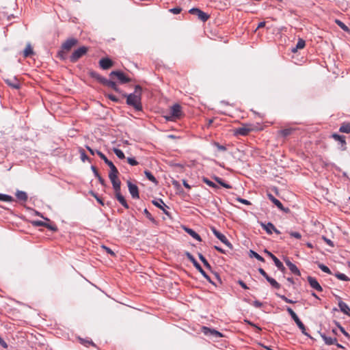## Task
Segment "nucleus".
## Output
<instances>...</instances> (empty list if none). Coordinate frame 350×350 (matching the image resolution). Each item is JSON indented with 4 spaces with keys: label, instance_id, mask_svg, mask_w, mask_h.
I'll use <instances>...</instances> for the list:
<instances>
[{
    "label": "nucleus",
    "instance_id": "bb28decb",
    "mask_svg": "<svg viewBox=\"0 0 350 350\" xmlns=\"http://www.w3.org/2000/svg\"><path fill=\"white\" fill-rule=\"evenodd\" d=\"M213 178L220 185L221 187H224V188H226V189H231L232 188V186L230 185H229L228 183H226L222 178L218 177V176H214L213 177Z\"/></svg>",
    "mask_w": 350,
    "mask_h": 350
},
{
    "label": "nucleus",
    "instance_id": "39448f33",
    "mask_svg": "<svg viewBox=\"0 0 350 350\" xmlns=\"http://www.w3.org/2000/svg\"><path fill=\"white\" fill-rule=\"evenodd\" d=\"M182 116L181 106L178 104L172 105L170 110V114L165 116V119L172 121L174 119L180 118Z\"/></svg>",
    "mask_w": 350,
    "mask_h": 350
},
{
    "label": "nucleus",
    "instance_id": "c756f323",
    "mask_svg": "<svg viewBox=\"0 0 350 350\" xmlns=\"http://www.w3.org/2000/svg\"><path fill=\"white\" fill-rule=\"evenodd\" d=\"M116 198L118 201L126 209L129 208V206L125 200L124 197L120 193L116 196Z\"/></svg>",
    "mask_w": 350,
    "mask_h": 350
},
{
    "label": "nucleus",
    "instance_id": "4c0bfd02",
    "mask_svg": "<svg viewBox=\"0 0 350 350\" xmlns=\"http://www.w3.org/2000/svg\"><path fill=\"white\" fill-rule=\"evenodd\" d=\"M295 130L294 128H286L280 131L281 135L286 137L293 133V132Z\"/></svg>",
    "mask_w": 350,
    "mask_h": 350
},
{
    "label": "nucleus",
    "instance_id": "3c124183",
    "mask_svg": "<svg viewBox=\"0 0 350 350\" xmlns=\"http://www.w3.org/2000/svg\"><path fill=\"white\" fill-rule=\"evenodd\" d=\"M106 97H107L109 100L115 102V103H120V99L116 96L115 95L112 94H108L106 95Z\"/></svg>",
    "mask_w": 350,
    "mask_h": 350
},
{
    "label": "nucleus",
    "instance_id": "aec40b11",
    "mask_svg": "<svg viewBox=\"0 0 350 350\" xmlns=\"http://www.w3.org/2000/svg\"><path fill=\"white\" fill-rule=\"evenodd\" d=\"M106 165H107L110 168V172L109 173V178H113V177H118V174H119V172H118L117 167L113 163V162L109 161L108 162V163H107Z\"/></svg>",
    "mask_w": 350,
    "mask_h": 350
},
{
    "label": "nucleus",
    "instance_id": "f257e3e1",
    "mask_svg": "<svg viewBox=\"0 0 350 350\" xmlns=\"http://www.w3.org/2000/svg\"><path fill=\"white\" fill-rule=\"evenodd\" d=\"M122 96L126 98V103L127 105L133 107L135 111H143V106L142 103V88L139 85H136L135 90L133 93H122Z\"/></svg>",
    "mask_w": 350,
    "mask_h": 350
},
{
    "label": "nucleus",
    "instance_id": "423d86ee",
    "mask_svg": "<svg viewBox=\"0 0 350 350\" xmlns=\"http://www.w3.org/2000/svg\"><path fill=\"white\" fill-rule=\"evenodd\" d=\"M109 77L111 78L116 77L121 84L128 83L131 81V79L121 70L111 71L109 74Z\"/></svg>",
    "mask_w": 350,
    "mask_h": 350
},
{
    "label": "nucleus",
    "instance_id": "052dcab7",
    "mask_svg": "<svg viewBox=\"0 0 350 350\" xmlns=\"http://www.w3.org/2000/svg\"><path fill=\"white\" fill-rule=\"evenodd\" d=\"M80 153H81V159L82 160V161L84 162L85 160L90 161L89 157L87 156V154H85V152L83 150H81Z\"/></svg>",
    "mask_w": 350,
    "mask_h": 350
},
{
    "label": "nucleus",
    "instance_id": "4468645a",
    "mask_svg": "<svg viewBox=\"0 0 350 350\" xmlns=\"http://www.w3.org/2000/svg\"><path fill=\"white\" fill-rule=\"evenodd\" d=\"M152 203L157 208H160L161 210L163 211V213L165 214L166 215L169 216L170 215V213L166 211V209L165 208V207L169 208V206H167L164 202L163 201L162 199L159 198V199H157V200H154L152 201Z\"/></svg>",
    "mask_w": 350,
    "mask_h": 350
},
{
    "label": "nucleus",
    "instance_id": "dca6fc26",
    "mask_svg": "<svg viewBox=\"0 0 350 350\" xmlns=\"http://www.w3.org/2000/svg\"><path fill=\"white\" fill-rule=\"evenodd\" d=\"M307 280H308L310 286L312 288L317 290L319 292L323 291V288L319 284V282L317 281V280L315 278L312 277V276H308Z\"/></svg>",
    "mask_w": 350,
    "mask_h": 350
},
{
    "label": "nucleus",
    "instance_id": "69168bd1",
    "mask_svg": "<svg viewBox=\"0 0 350 350\" xmlns=\"http://www.w3.org/2000/svg\"><path fill=\"white\" fill-rule=\"evenodd\" d=\"M246 321V322L247 323V324H249L250 325H251V326H252V327H255V328L257 329L258 332H260L262 330L261 327H260L259 326H258L256 324H255V323H252V322H251V321Z\"/></svg>",
    "mask_w": 350,
    "mask_h": 350
},
{
    "label": "nucleus",
    "instance_id": "72a5a7b5",
    "mask_svg": "<svg viewBox=\"0 0 350 350\" xmlns=\"http://www.w3.org/2000/svg\"><path fill=\"white\" fill-rule=\"evenodd\" d=\"M295 323L297 325V327L301 329V333L303 334L310 338V336L306 332L305 325H304V323L301 322V321L300 319H299L297 321H296Z\"/></svg>",
    "mask_w": 350,
    "mask_h": 350
},
{
    "label": "nucleus",
    "instance_id": "864d4df0",
    "mask_svg": "<svg viewBox=\"0 0 350 350\" xmlns=\"http://www.w3.org/2000/svg\"><path fill=\"white\" fill-rule=\"evenodd\" d=\"M32 224L34 226H46V223L40 220L33 221Z\"/></svg>",
    "mask_w": 350,
    "mask_h": 350
},
{
    "label": "nucleus",
    "instance_id": "5fc2aeb1",
    "mask_svg": "<svg viewBox=\"0 0 350 350\" xmlns=\"http://www.w3.org/2000/svg\"><path fill=\"white\" fill-rule=\"evenodd\" d=\"M127 162L132 166H135L138 165V162L134 157H128Z\"/></svg>",
    "mask_w": 350,
    "mask_h": 350
},
{
    "label": "nucleus",
    "instance_id": "49530a36",
    "mask_svg": "<svg viewBox=\"0 0 350 350\" xmlns=\"http://www.w3.org/2000/svg\"><path fill=\"white\" fill-rule=\"evenodd\" d=\"M275 295H276L277 297L281 298L286 303H288V304H294V303H295V301H293V300L287 298L285 295H280V294H279L278 293H276Z\"/></svg>",
    "mask_w": 350,
    "mask_h": 350
},
{
    "label": "nucleus",
    "instance_id": "c03bdc74",
    "mask_svg": "<svg viewBox=\"0 0 350 350\" xmlns=\"http://www.w3.org/2000/svg\"><path fill=\"white\" fill-rule=\"evenodd\" d=\"M66 52L65 50H63L61 49V50H59L58 52H57V57L58 58H59L61 60H66L67 59V54H66Z\"/></svg>",
    "mask_w": 350,
    "mask_h": 350
},
{
    "label": "nucleus",
    "instance_id": "680f3d73",
    "mask_svg": "<svg viewBox=\"0 0 350 350\" xmlns=\"http://www.w3.org/2000/svg\"><path fill=\"white\" fill-rule=\"evenodd\" d=\"M237 200L243 204L250 205L251 204V202L245 199L241 198H237Z\"/></svg>",
    "mask_w": 350,
    "mask_h": 350
},
{
    "label": "nucleus",
    "instance_id": "393cba45",
    "mask_svg": "<svg viewBox=\"0 0 350 350\" xmlns=\"http://www.w3.org/2000/svg\"><path fill=\"white\" fill-rule=\"evenodd\" d=\"M260 225L268 234H271L273 233L274 225L271 222H268L267 224L261 223Z\"/></svg>",
    "mask_w": 350,
    "mask_h": 350
},
{
    "label": "nucleus",
    "instance_id": "09e8293b",
    "mask_svg": "<svg viewBox=\"0 0 350 350\" xmlns=\"http://www.w3.org/2000/svg\"><path fill=\"white\" fill-rule=\"evenodd\" d=\"M96 152L99 156V157L102 160H103V161L105 162V164L108 163L109 160L107 158V157L103 152H101L100 151H99L98 150H96Z\"/></svg>",
    "mask_w": 350,
    "mask_h": 350
},
{
    "label": "nucleus",
    "instance_id": "1a4fd4ad",
    "mask_svg": "<svg viewBox=\"0 0 350 350\" xmlns=\"http://www.w3.org/2000/svg\"><path fill=\"white\" fill-rule=\"evenodd\" d=\"M202 332L205 336H209L211 338H218L223 336V334L219 331L205 326L202 327Z\"/></svg>",
    "mask_w": 350,
    "mask_h": 350
},
{
    "label": "nucleus",
    "instance_id": "338daca9",
    "mask_svg": "<svg viewBox=\"0 0 350 350\" xmlns=\"http://www.w3.org/2000/svg\"><path fill=\"white\" fill-rule=\"evenodd\" d=\"M341 332L347 338H350V335L345 331L343 327H342L339 323L337 324Z\"/></svg>",
    "mask_w": 350,
    "mask_h": 350
},
{
    "label": "nucleus",
    "instance_id": "c85d7f7f",
    "mask_svg": "<svg viewBox=\"0 0 350 350\" xmlns=\"http://www.w3.org/2000/svg\"><path fill=\"white\" fill-rule=\"evenodd\" d=\"M334 22L344 31H345V32H347V33L350 34V29L343 22H342L339 19H335Z\"/></svg>",
    "mask_w": 350,
    "mask_h": 350
},
{
    "label": "nucleus",
    "instance_id": "e2e57ef3",
    "mask_svg": "<svg viewBox=\"0 0 350 350\" xmlns=\"http://www.w3.org/2000/svg\"><path fill=\"white\" fill-rule=\"evenodd\" d=\"M45 227L54 232L57 230V228L55 225H51L50 224L46 223V226H45Z\"/></svg>",
    "mask_w": 350,
    "mask_h": 350
},
{
    "label": "nucleus",
    "instance_id": "f03ea898",
    "mask_svg": "<svg viewBox=\"0 0 350 350\" xmlns=\"http://www.w3.org/2000/svg\"><path fill=\"white\" fill-rule=\"evenodd\" d=\"M88 75H90V77L96 80L99 83L102 84L103 85L110 88L113 89L115 92L118 93H121L122 94V91L118 87L115 81L106 79L105 77L98 74L97 72L92 70L88 72Z\"/></svg>",
    "mask_w": 350,
    "mask_h": 350
},
{
    "label": "nucleus",
    "instance_id": "2eb2a0df",
    "mask_svg": "<svg viewBox=\"0 0 350 350\" xmlns=\"http://www.w3.org/2000/svg\"><path fill=\"white\" fill-rule=\"evenodd\" d=\"M109 179L111 182L113 189L114 190L115 196L118 194H120L121 193V192H120V189H121L120 180L118 179V177L110 178Z\"/></svg>",
    "mask_w": 350,
    "mask_h": 350
},
{
    "label": "nucleus",
    "instance_id": "603ef678",
    "mask_svg": "<svg viewBox=\"0 0 350 350\" xmlns=\"http://www.w3.org/2000/svg\"><path fill=\"white\" fill-rule=\"evenodd\" d=\"M213 145L217 147V150L219 151L224 152L227 150L226 147L225 146L219 144L218 142H215L213 143Z\"/></svg>",
    "mask_w": 350,
    "mask_h": 350
},
{
    "label": "nucleus",
    "instance_id": "6ab92c4d",
    "mask_svg": "<svg viewBox=\"0 0 350 350\" xmlns=\"http://www.w3.org/2000/svg\"><path fill=\"white\" fill-rule=\"evenodd\" d=\"M4 81L8 85L14 89L18 90L21 88V83L16 77L12 79H6Z\"/></svg>",
    "mask_w": 350,
    "mask_h": 350
},
{
    "label": "nucleus",
    "instance_id": "7c9ffc66",
    "mask_svg": "<svg viewBox=\"0 0 350 350\" xmlns=\"http://www.w3.org/2000/svg\"><path fill=\"white\" fill-rule=\"evenodd\" d=\"M34 53L33 51V49L31 47V45L30 43H28L27 44V46L26 48L24 49L23 51V56L25 57H29L31 56V55H33Z\"/></svg>",
    "mask_w": 350,
    "mask_h": 350
},
{
    "label": "nucleus",
    "instance_id": "de8ad7c7",
    "mask_svg": "<svg viewBox=\"0 0 350 350\" xmlns=\"http://www.w3.org/2000/svg\"><path fill=\"white\" fill-rule=\"evenodd\" d=\"M305 45H306L305 40H303L302 38H299L298 41L297 42V44H296L297 49H301L304 48Z\"/></svg>",
    "mask_w": 350,
    "mask_h": 350
},
{
    "label": "nucleus",
    "instance_id": "bf43d9fd",
    "mask_svg": "<svg viewBox=\"0 0 350 350\" xmlns=\"http://www.w3.org/2000/svg\"><path fill=\"white\" fill-rule=\"evenodd\" d=\"M291 237L299 239L301 238V235L298 232H289Z\"/></svg>",
    "mask_w": 350,
    "mask_h": 350
},
{
    "label": "nucleus",
    "instance_id": "b1692460",
    "mask_svg": "<svg viewBox=\"0 0 350 350\" xmlns=\"http://www.w3.org/2000/svg\"><path fill=\"white\" fill-rule=\"evenodd\" d=\"M251 131H252V129L248 127H245V126L239 127L236 129L235 134L239 135L241 136H245V135H248Z\"/></svg>",
    "mask_w": 350,
    "mask_h": 350
},
{
    "label": "nucleus",
    "instance_id": "2f4dec72",
    "mask_svg": "<svg viewBox=\"0 0 350 350\" xmlns=\"http://www.w3.org/2000/svg\"><path fill=\"white\" fill-rule=\"evenodd\" d=\"M273 261L274 262L275 265L280 271H281L282 272L285 271L286 268L283 265L282 262L276 256L273 258Z\"/></svg>",
    "mask_w": 350,
    "mask_h": 350
},
{
    "label": "nucleus",
    "instance_id": "9d476101",
    "mask_svg": "<svg viewBox=\"0 0 350 350\" xmlns=\"http://www.w3.org/2000/svg\"><path fill=\"white\" fill-rule=\"evenodd\" d=\"M78 42V39L75 38H69L62 43L61 49L66 51H69L73 46H76Z\"/></svg>",
    "mask_w": 350,
    "mask_h": 350
},
{
    "label": "nucleus",
    "instance_id": "79ce46f5",
    "mask_svg": "<svg viewBox=\"0 0 350 350\" xmlns=\"http://www.w3.org/2000/svg\"><path fill=\"white\" fill-rule=\"evenodd\" d=\"M286 310L288 312V313L289 314V315L291 317V318L293 319V321L295 322L297 321L299 318L298 317V316L296 314V313L292 310V308H291L290 307H287L286 308Z\"/></svg>",
    "mask_w": 350,
    "mask_h": 350
},
{
    "label": "nucleus",
    "instance_id": "f8f14e48",
    "mask_svg": "<svg viewBox=\"0 0 350 350\" xmlns=\"http://www.w3.org/2000/svg\"><path fill=\"white\" fill-rule=\"evenodd\" d=\"M113 62L109 57H103L99 60V66L103 70H108L113 66Z\"/></svg>",
    "mask_w": 350,
    "mask_h": 350
},
{
    "label": "nucleus",
    "instance_id": "ddd939ff",
    "mask_svg": "<svg viewBox=\"0 0 350 350\" xmlns=\"http://www.w3.org/2000/svg\"><path fill=\"white\" fill-rule=\"evenodd\" d=\"M127 185L129 188V193L131 196L134 199H137L139 198V189L136 185L133 184L131 181L127 182Z\"/></svg>",
    "mask_w": 350,
    "mask_h": 350
},
{
    "label": "nucleus",
    "instance_id": "f704fd0d",
    "mask_svg": "<svg viewBox=\"0 0 350 350\" xmlns=\"http://www.w3.org/2000/svg\"><path fill=\"white\" fill-rule=\"evenodd\" d=\"M198 257H199V259L202 261V262L203 263V265L207 269H208V270L212 269L211 265L207 261L206 258L201 253H198Z\"/></svg>",
    "mask_w": 350,
    "mask_h": 350
},
{
    "label": "nucleus",
    "instance_id": "4be33fe9",
    "mask_svg": "<svg viewBox=\"0 0 350 350\" xmlns=\"http://www.w3.org/2000/svg\"><path fill=\"white\" fill-rule=\"evenodd\" d=\"M183 229L188 234H189L193 239L198 241H202L201 237L195 230L188 227H184Z\"/></svg>",
    "mask_w": 350,
    "mask_h": 350
},
{
    "label": "nucleus",
    "instance_id": "a18cd8bd",
    "mask_svg": "<svg viewBox=\"0 0 350 350\" xmlns=\"http://www.w3.org/2000/svg\"><path fill=\"white\" fill-rule=\"evenodd\" d=\"M113 152L116 154V155L120 159H123L125 158L124 153L119 148H113Z\"/></svg>",
    "mask_w": 350,
    "mask_h": 350
},
{
    "label": "nucleus",
    "instance_id": "37998d69",
    "mask_svg": "<svg viewBox=\"0 0 350 350\" xmlns=\"http://www.w3.org/2000/svg\"><path fill=\"white\" fill-rule=\"evenodd\" d=\"M317 265H318V267L323 272L325 273H327L328 274H332V271L330 270V269L327 267L326 265L322 264V263H320V262H317Z\"/></svg>",
    "mask_w": 350,
    "mask_h": 350
},
{
    "label": "nucleus",
    "instance_id": "6e6d98bb",
    "mask_svg": "<svg viewBox=\"0 0 350 350\" xmlns=\"http://www.w3.org/2000/svg\"><path fill=\"white\" fill-rule=\"evenodd\" d=\"M102 247L105 250V252L108 254H110L111 256H116V254L115 252L109 247L105 246V245H103Z\"/></svg>",
    "mask_w": 350,
    "mask_h": 350
},
{
    "label": "nucleus",
    "instance_id": "774afa93",
    "mask_svg": "<svg viewBox=\"0 0 350 350\" xmlns=\"http://www.w3.org/2000/svg\"><path fill=\"white\" fill-rule=\"evenodd\" d=\"M322 239L324 240V241L329 246L334 247V243L330 239H327V237L323 236Z\"/></svg>",
    "mask_w": 350,
    "mask_h": 350
},
{
    "label": "nucleus",
    "instance_id": "0e129e2a",
    "mask_svg": "<svg viewBox=\"0 0 350 350\" xmlns=\"http://www.w3.org/2000/svg\"><path fill=\"white\" fill-rule=\"evenodd\" d=\"M246 321V322L247 323V324H249L250 325H251V326H252V327H255V328L257 329L258 332H260L262 330L261 327H260L259 326H258L256 324H255V323H252V322H251V321Z\"/></svg>",
    "mask_w": 350,
    "mask_h": 350
},
{
    "label": "nucleus",
    "instance_id": "0eeeda50",
    "mask_svg": "<svg viewBox=\"0 0 350 350\" xmlns=\"http://www.w3.org/2000/svg\"><path fill=\"white\" fill-rule=\"evenodd\" d=\"M211 231L213 234L225 245H226L229 249L232 250L233 246L232 244L228 241L226 237L218 231L215 227H211Z\"/></svg>",
    "mask_w": 350,
    "mask_h": 350
},
{
    "label": "nucleus",
    "instance_id": "9b49d317",
    "mask_svg": "<svg viewBox=\"0 0 350 350\" xmlns=\"http://www.w3.org/2000/svg\"><path fill=\"white\" fill-rule=\"evenodd\" d=\"M267 196L269 198V199L280 210V211H282L284 213H288L289 212V208H285L283 204H282V202L278 200L277 198H275L271 193H267Z\"/></svg>",
    "mask_w": 350,
    "mask_h": 350
},
{
    "label": "nucleus",
    "instance_id": "a878e982",
    "mask_svg": "<svg viewBox=\"0 0 350 350\" xmlns=\"http://www.w3.org/2000/svg\"><path fill=\"white\" fill-rule=\"evenodd\" d=\"M16 196L18 200L22 202H26L28 199V196L27 193L23 191L18 190L16 192Z\"/></svg>",
    "mask_w": 350,
    "mask_h": 350
},
{
    "label": "nucleus",
    "instance_id": "58836bf2",
    "mask_svg": "<svg viewBox=\"0 0 350 350\" xmlns=\"http://www.w3.org/2000/svg\"><path fill=\"white\" fill-rule=\"evenodd\" d=\"M144 174H145L146 177L150 181H151L153 183L157 184L158 181L157 180L156 178L152 175V174L150 171L145 170L144 171Z\"/></svg>",
    "mask_w": 350,
    "mask_h": 350
},
{
    "label": "nucleus",
    "instance_id": "20e7f679",
    "mask_svg": "<svg viewBox=\"0 0 350 350\" xmlns=\"http://www.w3.org/2000/svg\"><path fill=\"white\" fill-rule=\"evenodd\" d=\"M88 51V47L81 46L75 49L69 56L68 59L71 63H76L80 58L84 56Z\"/></svg>",
    "mask_w": 350,
    "mask_h": 350
},
{
    "label": "nucleus",
    "instance_id": "4d7b16f0",
    "mask_svg": "<svg viewBox=\"0 0 350 350\" xmlns=\"http://www.w3.org/2000/svg\"><path fill=\"white\" fill-rule=\"evenodd\" d=\"M92 196H94L96 201L100 204H101L102 206H104V202H103V200L101 198H100L96 193H95L94 192H91Z\"/></svg>",
    "mask_w": 350,
    "mask_h": 350
},
{
    "label": "nucleus",
    "instance_id": "473e14b6",
    "mask_svg": "<svg viewBox=\"0 0 350 350\" xmlns=\"http://www.w3.org/2000/svg\"><path fill=\"white\" fill-rule=\"evenodd\" d=\"M339 131L345 133H350V122H344L341 124Z\"/></svg>",
    "mask_w": 350,
    "mask_h": 350
},
{
    "label": "nucleus",
    "instance_id": "6e6552de",
    "mask_svg": "<svg viewBox=\"0 0 350 350\" xmlns=\"http://www.w3.org/2000/svg\"><path fill=\"white\" fill-rule=\"evenodd\" d=\"M189 13L192 15L196 16L202 22H206L210 17V15L202 11L201 10L197 8H191L189 10Z\"/></svg>",
    "mask_w": 350,
    "mask_h": 350
},
{
    "label": "nucleus",
    "instance_id": "a211bd4d",
    "mask_svg": "<svg viewBox=\"0 0 350 350\" xmlns=\"http://www.w3.org/2000/svg\"><path fill=\"white\" fill-rule=\"evenodd\" d=\"M332 138L334 139L336 141L338 142L339 144L340 145V149L342 150H346V141H345V137L344 135H340L336 133H334L332 135Z\"/></svg>",
    "mask_w": 350,
    "mask_h": 350
},
{
    "label": "nucleus",
    "instance_id": "c9c22d12",
    "mask_svg": "<svg viewBox=\"0 0 350 350\" xmlns=\"http://www.w3.org/2000/svg\"><path fill=\"white\" fill-rule=\"evenodd\" d=\"M249 256L250 258H255L261 262H265V258L254 250H250Z\"/></svg>",
    "mask_w": 350,
    "mask_h": 350
},
{
    "label": "nucleus",
    "instance_id": "13d9d810",
    "mask_svg": "<svg viewBox=\"0 0 350 350\" xmlns=\"http://www.w3.org/2000/svg\"><path fill=\"white\" fill-rule=\"evenodd\" d=\"M181 10L182 9L180 7H176L170 9L169 11L174 14H178L180 13Z\"/></svg>",
    "mask_w": 350,
    "mask_h": 350
},
{
    "label": "nucleus",
    "instance_id": "f3484780",
    "mask_svg": "<svg viewBox=\"0 0 350 350\" xmlns=\"http://www.w3.org/2000/svg\"><path fill=\"white\" fill-rule=\"evenodd\" d=\"M284 262L286 265L289 268L290 271L295 275L299 276L301 275V272L298 267L293 264L288 258H284Z\"/></svg>",
    "mask_w": 350,
    "mask_h": 350
},
{
    "label": "nucleus",
    "instance_id": "a19ab883",
    "mask_svg": "<svg viewBox=\"0 0 350 350\" xmlns=\"http://www.w3.org/2000/svg\"><path fill=\"white\" fill-rule=\"evenodd\" d=\"M334 275L340 280H342V281H349L350 280V278L349 277H347L345 274L340 273L338 271L335 273Z\"/></svg>",
    "mask_w": 350,
    "mask_h": 350
},
{
    "label": "nucleus",
    "instance_id": "cd10ccee",
    "mask_svg": "<svg viewBox=\"0 0 350 350\" xmlns=\"http://www.w3.org/2000/svg\"><path fill=\"white\" fill-rule=\"evenodd\" d=\"M266 280L270 284V285L275 289H279L281 287V285L273 278L269 275L265 278Z\"/></svg>",
    "mask_w": 350,
    "mask_h": 350
},
{
    "label": "nucleus",
    "instance_id": "e433bc0d",
    "mask_svg": "<svg viewBox=\"0 0 350 350\" xmlns=\"http://www.w3.org/2000/svg\"><path fill=\"white\" fill-rule=\"evenodd\" d=\"M202 180L203 183L208 185L209 187L215 189H218L219 186L213 183V181L210 180L208 178L203 176L202 178Z\"/></svg>",
    "mask_w": 350,
    "mask_h": 350
},
{
    "label": "nucleus",
    "instance_id": "ea45409f",
    "mask_svg": "<svg viewBox=\"0 0 350 350\" xmlns=\"http://www.w3.org/2000/svg\"><path fill=\"white\" fill-rule=\"evenodd\" d=\"M0 201L11 202L14 201V198L11 196L0 193Z\"/></svg>",
    "mask_w": 350,
    "mask_h": 350
},
{
    "label": "nucleus",
    "instance_id": "412c9836",
    "mask_svg": "<svg viewBox=\"0 0 350 350\" xmlns=\"http://www.w3.org/2000/svg\"><path fill=\"white\" fill-rule=\"evenodd\" d=\"M320 335L327 345H332L337 342L336 338L327 336L325 333H320Z\"/></svg>",
    "mask_w": 350,
    "mask_h": 350
},
{
    "label": "nucleus",
    "instance_id": "5701e85b",
    "mask_svg": "<svg viewBox=\"0 0 350 350\" xmlns=\"http://www.w3.org/2000/svg\"><path fill=\"white\" fill-rule=\"evenodd\" d=\"M338 306L342 312L350 317V308L349 306L342 301L338 302Z\"/></svg>",
    "mask_w": 350,
    "mask_h": 350
},
{
    "label": "nucleus",
    "instance_id": "7ed1b4c3",
    "mask_svg": "<svg viewBox=\"0 0 350 350\" xmlns=\"http://www.w3.org/2000/svg\"><path fill=\"white\" fill-rule=\"evenodd\" d=\"M185 255L187 259L193 264L195 268L202 275V276L211 284L216 286V284L211 280L209 275L204 271L199 262L196 260L193 256L189 252H185Z\"/></svg>",
    "mask_w": 350,
    "mask_h": 350
},
{
    "label": "nucleus",
    "instance_id": "8fccbe9b",
    "mask_svg": "<svg viewBox=\"0 0 350 350\" xmlns=\"http://www.w3.org/2000/svg\"><path fill=\"white\" fill-rule=\"evenodd\" d=\"M143 213L146 215V217L152 222H155V219L152 217L150 213L148 211L147 208H145Z\"/></svg>",
    "mask_w": 350,
    "mask_h": 350
}]
</instances>
